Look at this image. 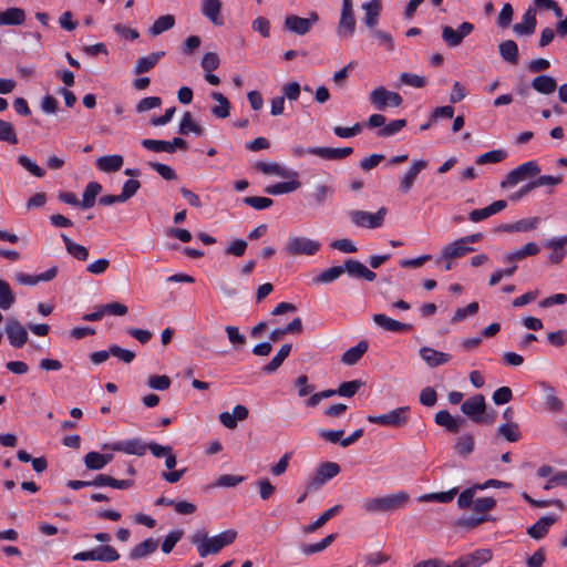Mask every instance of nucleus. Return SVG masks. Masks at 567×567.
<instances>
[{"label":"nucleus","instance_id":"nucleus-1","mask_svg":"<svg viewBox=\"0 0 567 567\" xmlns=\"http://www.w3.org/2000/svg\"><path fill=\"white\" fill-rule=\"evenodd\" d=\"M237 537L234 529L224 530L218 535L208 536L206 533H195L190 536V543L196 546L199 557L218 554L224 547L233 544Z\"/></svg>","mask_w":567,"mask_h":567},{"label":"nucleus","instance_id":"nucleus-2","mask_svg":"<svg viewBox=\"0 0 567 567\" xmlns=\"http://www.w3.org/2000/svg\"><path fill=\"white\" fill-rule=\"evenodd\" d=\"M409 498L408 493L398 492L383 497L371 498L363 504V507L369 513H391L404 507Z\"/></svg>","mask_w":567,"mask_h":567},{"label":"nucleus","instance_id":"nucleus-3","mask_svg":"<svg viewBox=\"0 0 567 567\" xmlns=\"http://www.w3.org/2000/svg\"><path fill=\"white\" fill-rule=\"evenodd\" d=\"M368 422L389 427H403L410 420V408L400 406L380 415H368Z\"/></svg>","mask_w":567,"mask_h":567},{"label":"nucleus","instance_id":"nucleus-4","mask_svg":"<svg viewBox=\"0 0 567 567\" xmlns=\"http://www.w3.org/2000/svg\"><path fill=\"white\" fill-rule=\"evenodd\" d=\"M369 100L374 109L379 111H383L386 107H399L403 102L399 93L389 91L384 86H378L371 91Z\"/></svg>","mask_w":567,"mask_h":567},{"label":"nucleus","instance_id":"nucleus-5","mask_svg":"<svg viewBox=\"0 0 567 567\" xmlns=\"http://www.w3.org/2000/svg\"><path fill=\"white\" fill-rule=\"evenodd\" d=\"M540 172L538 164L535 161L526 162L513 171H511L504 181L501 183L502 188L507 186H515L518 183L535 177Z\"/></svg>","mask_w":567,"mask_h":567},{"label":"nucleus","instance_id":"nucleus-6","mask_svg":"<svg viewBox=\"0 0 567 567\" xmlns=\"http://www.w3.org/2000/svg\"><path fill=\"white\" fill-rule=\"evenodd\" d=\"M320 243L307 237L290 236L285 250L290 256H312L320 249Z\"/></svg>","mask_w":567,"mask_h":567},{"label":"nucleus","instance_id":"nucleus-7","mask_svg":"<svg viewBox=\"0 0 567 567\" xmlns=\"http://www.w3.org/2000/svg\"><path fill=\"white\" fill-rule=\"evenodd\" d=\"M386 212L385 207H381L375 214L364 210H352L350 212V218L358 227L373 229L382 226Z\"/></svg>","mask_w":567,"mask_h":567},{"label":"nucleus","instance_id":"nucleus-8","mask_svg":"<svg viewBox=\"0 0 567 567\" xmlns=\"http://www.w3.org/2000/svg\"><path fill=\"white\" fill-rule=\"evenodd\" d=\"M120 558V554L115 548L110 545H102L92 550L80 551L73 556L74 560H99V561H115Z\"/></svg>","mask_w":567,"mask_h":567},{"label":"nucleus","instance_id":"nucleus-9","mask_svg":"<svg viewBox=\"0 0 567 567\" xmlns=\"http://www.w3.org/2000/svg\"><path fill=\"white\" fill-rule=\"evenodd\" d=\"M355 17L352 2H343L337 33L341 39H349L355 32Z\"/></svg>","mask_w":567,"mask_h":567},{"label":"nucleus","instance_id":"nucleus-10","mask_svg":"<svg viewBox=\"0 0 567 567\" xmlns=\"http://www.w3.org/2000/svg\"><path fill=\"white\" fill-rule=\"evenodd\" d=\"M493 557L492 550L482 548L476 549L473 553L465 554L457 559H455L451 567H481L482 565L488 563Z\"/></svg>","mask_w":567,"mask_h":567},{"label":"nucleus","instance_id":"nucleus-11","mask_svg":"<svg viewBox=\"0 0 567 567\" xmlns=\"http://www.w3.org/2000/svg\"><path fill=\"white\" fill-rule=\"evenodd\" d=\"M493 557L492 550L482 548L476 549L473 553L465 554L457 559H455L451 567H481L482 565L488 563Z\"/></svg>","mask_w":567,"mask_h":567},{"label":"nucleus","instance_id":"nucleus-12","mask_svg":"<svg viewBox=\"0 0 567 567\" xmlns=\"http://www.w3.org/2000/svg\"><path fill=\"white\" fill-rule=\"evenodd\" d=\"M7 338L13 348L20 349L28 341L25 327L16 318H9L4 328Z\"/></svg>","mask_w":567,"mask_h":567},{"label":"nucleus","instance_id":"nucleus-13","mask_svg":"<svg viewBox=\"0 0 567 567\" xmlns=\"http://www.w3.org/2000/svg\"><path fill=\"white\" fill-rule=\"evenodd\" d=\"M486 410L485 398L483 394H475L465 400L461 405V411L473 422H480V417Z\"/></svg>","mask_w":567,"mask_h":567},{"label":"nucleus","instance_id":"nucleus-14","mask_svg":"<svg viewBox=\"0 0 567 567\" xmlns=\"http://www.w3.org/2000/svg\"><path fill=\"white\" fill-rule=\"evenodd\" d=\"M318 16L317 13L312 12L310 14V18H301L298 16H288L285 20V27L299 35H303L308 33L313 25L315 22H317Z\"/></svg>","mask_w":567,"mask_h":567},{"label":"nucleus","instance_id":"nucleus-15","mask_svg":"<svg viewBox=\"0 0 567 567\" xmlns=\"http://www.w3.org/2000/svg\"><path fill=\"white\" fill-rule=\"evenodd\" d=\"M114 452H123L130 455L142 456L147 450V444L142 442L140 439H131L126 441H117L111 445H105Z\"/></svg>","mask_w":567,"mask_h":567},{"label":"nucleus","instance_id":"nucleus-16","mask_svg":"<svg viewBox=\"0 0 567 567\" xmlns=\"http://www.w3.org/2000/svg\"><path fill=\"white\" fill-rule=\"evenodd\" d=\"M427 166V162L424 159H414L411 163V166L404 174V176L400 181V189L402 193L406 194L413 187V184L417 177V175Z\"/></svg>","mask_w":567,"mask_h":567},{"label":"nucleus","instance_id":"nucleus-17","mask_svg":"<svg viewBox=\"0 0 567 567\" xmlns=\"http://www.w3.org/2000/svg\"><path fill=\"white\" fill-rule=\"evenodd\" d=\"M249 411L245 405L237 404L233 409V413L225 411L218 415L219 422L227 429L234 430L238 421H244L248 417Z\"/></svg>","mask_w":567,"mask_h":567},{"label":"nucleus","instance_id":"nucleus-18","mask_svg":"<svg viewBox=\"0 0 567 567\" xmlns=\"http://www.w3.org/2000/svg\"><path fill=\"white\" fill-rule=\"evenodd\" d=\"M434 421L439 426H442L447 432L454 434L458 433L465 423L464 419L453 416L447 410H441L436 412Z\"/></svg>","mask_w":567,"mask_h":567},{"label":"nucleus","instance_id":"nucleus-19","mask_svg":"<svg viewBox=\"0 0 567 567\" xmlns=\"http://www.w3.org/2000/svg\"><path fill=\"white\" fill-rule=\"evenodd\" d=\"M339 473L340 466L337 463L324 462L318 467L316 475L312 477L311 485L313 487L321 486L327 481L337 476Z\"/></svg>","mask_w":567,"mask_h":567},{"label":"nucleus","instance_id":"nucleus-20","mask_svg":"<svg viewBox=\"0 0 567 567\" xmlns=\"http://www.w3.org/2000/svg\"><path fill=\"white\" fill-rule=\"evenodd\" d=\"M506 207H507V202L504 199H499V200L493 202L491 205H488L484 208L474 209V210L470 212L468 219L473 223H478V221H482V220L504 210Z\"/></svg>","mask_w":567,"mask_h":567},{"label":"nucleus","instance_id":"nucleus-21","mask_svg":"<svg viewBox=\"0 0 567 567\" xmlns=\"http://www.w3.org/2000/svg\"><path fill=\"white\" fill-rule=\"evenodd\" d=\"M344 271L353 278H363L367 281H373L377 275L359 260L348 259L344 262Z\"/></svg>","mask_w":567,"mask_h":567},{"label":"nucleus","instance_id":"nucleus-22","mask_svg":"<svg viewBox=\"0 0 567 567\" xmlns=\"http://www.w3.org/2000/svg\"><path fill=\"white\" fill-rule=\"evenodd\" d=\"M420 357L423 361L430 367L435 368L439 365H443L451 360V354L437 351L430 347H422L419 350Z\"/></svg>","mask_w":567,"mask_h":567},{"label":"nucleus","instance_id":"nucleus-23","mask_svg":"<svg viewBox=\"0 0 567 567\" xmlns=\"http://www.w3.org/2000/svg\"><path fill=\"white\" fill-rule=\"evenodd\" d=\"M90 483L94 487L110 486L117 489H127L134 485L133 480H116L107 474H99Z\"/></svg>","mask_w":567,"mask_h":567},{"label":"nucleus","instance_id":"nucleus-24","mask_svg":"<svg viewBox=\"0 0 567 567\" xmlns=\"http://www.w3.org/2000/svg\"><path fill=\"white\" fill-rule=\"evenodd\" d=\"M373 321L380 328H382L385 331H390V332H403V331H410L412 329L411 324L400 322V321L394 320V319H392L385 315H382V313L374 315Z\"/></svg>","mask_w":567,"mask_h":567},{"label":"nucleus","instance_id":"nucleus-25","mask_svg":"<svg viewBox=\"0 0 567 567\" xmlns=\"http://www.w3.org/2000/svg\"><path fill=\"white\" fill-rule=\"evenodd\" d=\"M474 248L471 246H466L462 238L454 240L453 243H450L445 245L442 248V258L450 260L454 258H460L471 251H473Z\"/></svg>","mask_w":567,"mask_h":567},{"label":"nucleus","instance_id":"nucleus-26","mask_svg":"<svg viewBox=\"0 0 567 567\" xmlns=\"http://www.w3.org/2000/svg\"><path fill=\"white\" fill-rule=\"evenodd\" d=\"M124 158L122 155H104L96 159V167L104 173H115L123 166Z\"/></svg>","mask_w":567,"mask_h":567},{"label":"nucleus","instance_id":"nucleus-27","mask_svg":"<svg viewBox=\"0 0 567 567\" xmlns=\"http://www.w3.org/2000/svg\"><path fill=\"white\" fill-rule=\"evenodd\" d=\"M157 548L158 540L150 537L133 547V549L130 551V558L133 560L145 558L148 555L154 554Z\"/></svg>","mask_w":567,"mask_h":567},{"label":"nucleus","instance_id":"nucleus-28","mask_svg":"<svg viewBox=\"0 0 567 567\" xmlns=\"http://www.w3.org/2000/svg\"><path fill=\"white\" fill-rule=\"evenodd\" d=\"M312 155H316L320 158L327 159V161H336V159H342L348 156H350L353 153L352 147H340V148H332V147H318L315 151H311Z\"/></svg>","mask_w":567,"mask_h":567},{"label":"nucleus","instance_id":"nucleus-29","mask_svg":"<svg viewBox=\"0 0 567 567\" xmlns=\"http://www.w3.org/2000/svg\"><path fill=\"white\" fill-rule=\"evenodd\" d=\"M165 55L164 51L152 52L146 56L137 59L136 64L133 69L135 74H143L152 70L157 62Z\"/></svg>","mask_w":567,"mask_h":567},{"label":"nucleus","instance_id":"nucleus-30","mask_svg":"<svg viewBox=\"0 0 567 567\" xmlns=\"http://www.w3.org/2000/svg\"><path fill=\"white\" fill-rule=\"evenodd\" d=\"M342 506L340 504L332 506L331 508L324 511L315 522L303 526L302 532L305 534H311L321 528L330 518L336 516Z\"/></svg>","mask_w":567,"mask_h":567},{"label":"nucleus","instance_id":"nucleus-31","mask_svg":"<svg viewBox=\"0 0 567 567\" xmlns=\"http://www.w3.org/2000/svg\"><path fill=\"white\" fill-rule=\"evenodd\" d=\"M556 522L554 516H544L527 529V534L534 539L543 538L551 525Z\"/></svg>","mask_w":567,"mask_h":567},{"label":"nucleus","instance_id":"nucleus-32","mask_svg":"<svg viewBox=\"0 0 567 567\" xmlns=\"http://www.w3.org/2000/svg\"><path fill=\"white\" fill-rule=\"evenodd\" d=\"M291 348L290 343L282 344L270 362L261 368V371L267 374L276 372L289 355Z\"/></svg>","mask_w":567,"mask_h":567},{"label":"nucleus","instance_id":"nucleus-33","mask_svg":"<svg viewBox=\"0 0 567 567\" xmlns=\"http://www.w3.org/2000/svg\"><path fill=\"white\" fill-rule=\"evenodd\" d=\"M291 348L290 343L282 344L270 362L261 368V371L267 374L276 372L289 355Z\"/></svg>","mask_w":567,"mask_h":567},{"label":"nucleus","instance_id":"nucleus-34","mask_svg":"<svg viewBox=\"0 0 567 567\" xmlns=\"http://www.w3.org/2000/svg\"><path fill=\"white\" fill-rule=\"evenodd\" d=\"M291 348L290 343L282 344L270 362L261 368V371L267 374L276 372L289 355Z\"/></svg>","mask_w":567,"mask_h":567},{"label":"nucleus","instance_id":"nucleus-35","mask_svg":"<svg viewBox=\"0 0 567 567\" xmlns=\"http://www.w3.org/2000/svg\"><path fill=\"white\" fill-rule=\"evenodd\" d=\"M369 344L365 340H361L357 346L348 349L341 358V362L347 365L355 364L367 352Z\"/></svg>","mask_w":567,"mask_h":567},{"label":"nucleus","instance_id":"nucleus-36","mask_svg":"<svg viewBox=\"0 0 567 567\" xmlns=\"http://www.w3.org/2000/svg\"><path fill=\"white\" fill-rule=\"evenodd\" d=\"M532 87L540 94L549 95L556 91L557 82L550 75H538L532 81Z\"/></svg>","mask_w":567,"mask_h":567},{"label":"nucleus","instance_id":"nucleus-37","mask_svg":"<svg viewBox=\"0 0 567 567\" xmlns=\"http://www.w3.org/2000/svg\"><path fill=\"white\" fill-rule=\"evenodd\" d=\"M66 251L76 260L85 261L89 258V250L74 241H72L65 234H61Z\"/></svg>","mask_w":567,"mask_h":567},{"label":"nucleus","instance_id":"nucleus-38","mask_svg":"<svg viewBox=\"0 0 567 567\" xmlns=\"http://www.w3.org/2000/svg\"><path fill=\"white\" fill-rule=\"evenodd\" d=\"M221 2H204L202 12L215 25L224 24V17L220 13Z\"/></svg>","mask_w":567,"mask_h":567},{"label":"nucleus","instance_id":"nucleus-39","mask_svg":"<svg viewBox=\"0 0 567 567\" xmlns=\"http://www.w3.org/2000/svg\"><path fill=\"white\" fill-rule=\"evenodd\" d=\"M536 27V11L533 8H529L524 17L523 22L514 25V30L520 34H530L535 31Z\"/></svg>","mask_w":567,"mask_h":567},{"label":"nucleus","instance_id":"nucleus-40","mask_svg":"<svg viewBox=\"0 0 567 567\" xmlns=\"http://www.w3.org/2000/svg\"><path fill=\"white\" fill-rule=\"evenodd\" d=\"M362 9L365 11V25L371 29L374 28L382 10L381 2H363Z\"/></svg>","mask_w":567,"mask_h":567},{"label":"nucleus","instance_id":"nucleus-41","mask_svg":"<svg viewBox=\"0 0 567 567\" xmlns=\"http://www.w3.org/2000/svg\"><path fill=\"white\" fill-rule=\"evenodd\" d=\"M565 244H567V237L547 240L545 246L551 249V254L549 255V261L551 264H559L563 260L565 257Z\"/></svg>","mask_w":567,"mask_h":567},{"label":"nucleus","instance_id":"nucleus-42","mask_svg":"<svg viewBox=\"0 0 567 567\" xmlns=\"http://www.w3.org/2000/svg\"><path fill=\"white\" fill-rule=\"evenodd\" d=\"M212 97L218 102V105L212 109V114L217 118H226L230 113V103L220 92H213Z\"/></svg>","mask_w":567,"mask_h":567},{"label":"nucleus","instance_id":"nucleus-43","mask_svg":"<svg viewBox=\"0 0 567 567\" xmlns=\"http://www.w3.org/2000/svg\"><path fill=\"white\" fill-rule=\"evenodd\" d=\"M102 186L97 182H90L82 196V200L80 202L82 208H91L95 204L96 196L101 193Z\"/></svg>","mask_w":567,"mask_h":567},{"label":"nucleus","instance_id":"nucleus-44","mask_svg":"<svg viewBox=\"0 0 567 567\" xmlns=\"http://www.w3.org/2000/svg\"><path fill=\"white\" fill-rule=\"evenodd\" d=\"M25 14L20 8H9L1 11L2 25H19L24 22Z\"/></svg>","mask_w":567,"mask_h":567},{"label":"nucleus","instance_id":"nucleus-45","mask_svg":"<svg viewBox=\"0 0 567 567\" xmlns=\"http://www.w3.org/2000/svg\"><path fill=\"white\" fill-rule=\"evenodd\" d=\"M474 436L472 434H464L457 437L454 450L457 455L466 457L474 451Z\"/></svg>","mask_w":567,"mask_h":567},{"label":"nucleus","instance_id":"nucleus-46","mask_svg":"<svg viewBox=\"0 0 567 567\" xmlns=\"http://www.w3.org/2000/svg\"><path fill=\"white\" fill-rule=\"evenodd\" d=\"M334 193V188L328 184H318L313 190L309 194V198L317 206L324 204L327 198Z\"/></svg>","mask_w":567,"mask_h":567},{"label":"nucleus","instance_id":"nucleus-47","mask_svg":"<svg viewBox=\"0 0 567 567\" xmlns=\"http://www.w3.org/2000/svg\"><path fill=\"white\" fill-rule=\"evenodd\" d=\"M178 133L181 135H188L189 133L202 135L203 128L193 120L190 112H185L179 123Z\"/></svg>","mask_w":567,"mask_h":567},{"label":"nucleus","instance_id":"nucleus-48","mask_svg":"<svg viewBox=\"0 0 567 567\" xmlns=\"http://www.w3.org/2000/svg\"><path fill=\"white\" fill-rule=\"evenodd\" d=\"M301 184L299 181L293 179L290 182H281L274 185H269L265 188V192L269 195H281L292 193L300 188Z\"/></svg>","mask_w":567,"mask_h":567},{"label":"nucleus","instance_id":"nucleus-49","mask_svg":"<svg viewBox=\"0 0 567 567\" xmlns=\"http://www.w3.org/2000/svg\"><path fill=\"white\" fill-rule=\"evenodd\" d=\"M539 252V247L535 243H527L522 248L512 251L505 256V261L522 260L528 256H535Z\"/></svg>","mask_w":567,"mask_h":567},{"label":"nucleus","instance_id":"nucleus-50","mask_svg":"<svg viewBox=\"0 0 567 567\" xmlns=\"http://www.w3.org/2000/svg\"><path fill=\"white\" fill-rule=\"evenodd\" d=\"M496 435L504 437L508 442H517L520 439L518 424L514 422L501 424L496 430Z\"/></svg>","mask_w":567,"mask_h":567},{"label":"nucleus","instance_id":"nucleus-51","mask_svg":"<svg viewBox=\"0 0 567 567\" xmlns=\"http://www.w3.org/2000/svg\"><path fill=\"white\" fill-rule=\"evenodd\" d=\"M175 24V18L172 14H165L157 18L153 25L150 29V34L156 37L169 29H172Z\"/></svg>","mask_w":567,"mask_h":567},{"label":"nucleus","instance_id":"nucleus-52","mask_svg":"<svg viewBox=\"0 0 567 567\" xmlns=\"http://www.w3.org/2000/svg\"><path fill=\"white\" fill-rule=\"evenodd\" d=\"M465 35L461 33V29H453L450 25H444L442 28V39L450 47L455 48L463 42Z\"/></svg>","mask_w":567,"mask_h":567},{"label":"nucleus","instance_id":"nucleus-53","mask_svg":"<svg viewBox=\"0 0 567 567\" xmlns=\"http://www.w3.org/2000/svg\"><path fill=\"white\" fill-rule=\"evenodd\" d=\"M499 54L514 65L518 62V48L513 40H506L499 44Z\"/></svg>","mask_w":567,"mask_h":567},{"label":"nucleus","instance_id":"nucleus-54","mask_svg":"<svg viewBox=\"0 0 567 567\" xmlns=\"http://www.w3.org/2000/svg\"><path fill=\"white\" fill-rule=\"evenodd\" d=\"M458 493L457 487H453L446 492H437L422 495L420 497L421 502H439V503H450L453 501L455 495Z\"/></svg>","mask_w":567,"mask_h":567},{"label":"nucleus","instance_id":"nucleus-55","mask_svg":"<svg viewBox=\"0 0 567 567\" xmlns=\"http://www.w3.org/2000/svg\"><path fill=\"white\" fill-rule=\"evenodd\" d=\"M344 264L340 266H333L323 270L319 276H317L313 281L316 284H328L338 279L342 274H344Z\"/></svg>","mask_w":567,"mask_h":567},{"label":"nucleus","instance_id":"nucleus-56","mask_svg":"<svg viewBox=\"0 0 567 567\" xmlns=\"http://www.w3.org/2000/svg\"><path fill=\"white\" fill-rule=\"evenodd\" d=\"M488 520H494L493 518H491V516L488 514H482V515L477 514V515H472L468 517L460 518L457 520L456 525L462 528H465V529H474V528L478 527L480 525H482L483 523L488 522Z\"/></svg>","mask_w":567,"mask_h":567},{"label":"nucleus","instance_id":"nucleus-57","mask_svg":"<svg viewBox=\"0 0 567 567\" xmlns=\"http://www.w3.org/2000/svg\"><path fill=\"white\" fill-rule=\"evenodd\" d=\"M16 297L9 286V284L0 279V308L2 310H8L14 303Z\"/></svg>","mask_w":567,"mask_h":567},{"label":"nucleus","instance_id":"nucleus-58","mask_svg":"<svg viewBox=\"0 0 567 567\" xmlns=\"http://www.w3.org/2000/svg\"><path fill=\"white\" fill-rule=\"evenodd\" d=\"M364 382L360 379L343 382L337 389L338 395L343 398H352L362 386Z\"/></svg>","mask_w":567,"mask_h":567},{"label":"nucleus","instance_id":"nucleus-59","mask_svg":"<svg viewBox=\"0 0 567 567\" xmlns=\"http://www.w3.org/2000/svg\"><path fill=\"white\" fill-rule=\"evenodd\" d=\"M336 537H337V534H330V535L326 536L319 543L305 545L302 547V551L306 555H312V554L322 551L334 542Z\"/></svg>","mask_w":567,"mask_h":567},{"label":"nucleus","instance_id":"nucleus-60","mask_svg":"<svg viewBox=\"0 0 567 567\" xmlns=\"http://www.w3.org/2000/svg\"><path fill=\"white\" fill-rule=\"evenodd\" d=\"M256 169L266 175H277L281 177H286V171L278 163H266L258 162L255 165Z\"/></svg>","mask_w":567,"mask_h":567},{"label":"nucleus","instance_id":"nucleus-61","mask_svg":"<svg viewBox=\"0 0 567 567\" xmlns=\"http://www.w3.org/2000/svg\"><path fill=\"white\" fill-rule=\"evenodd\" d=\"M478 303L473 301L464 308H457L451 319L452 323L463 321L467 316H475L478 312Z\"/></svg>","mask_w":567,"mask_h":567},{"label":"nucleus","instance_id":"nucleus-62","mask_svg":"<svg viewBox=\"0 0 567 567\" xmlns=\"http://www.w3.org/2000/svg\"><path fill=\"white\" fill-rule=\"evenodd\" d=\"M142 146L148 151H153L156 153L159 152H167L173 153L172 146L168 144L167 141H159V140H151V138H144L141 142Z\"/></svg>","mask_w":567,"mask_h":567},{"label":"nucleus","instance_id":"nucleus-63","mask_svg":"<svg viewBox=\"0 0 567 567\" xmlns=\"http://www.w3.org/2000/svg\"><path fill=\"white\" fill-rule=\"evenodd\" d=\"M103 460H104L103 454H101L99 452H89L84 456L83 462L87 470L100 471L105 467L103 464Z\"/></svg>","mask_w":567,"mask_h":567},{"label":"nucleus","instance_id":"nucleus-64","mask_svg":"<svg viewBox=\"0 0 567 567\" xmlns=\"http://www.w3.org/2000/svg\"><path fill=\"white\" fill-rule=\"evenodd\" d=\"M0 141L17 144L18 137L10 122L0 120Z\"/></svg>","mask_w":567,"mask_h":567}]
</instances>
